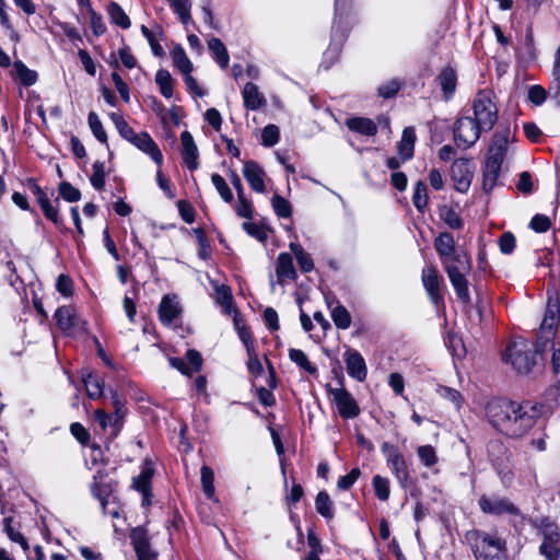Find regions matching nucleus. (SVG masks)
I'll return each instance as SVG.
<instances>
[{"label": "nucleus", "mask_w": 560, "mask_h": 560, "mask_svg": "<svg viewBox=\"0 0 560 560\" xmlns=\"http://www.w3.org/2000/svg\"><path fill=\"white\" fill-rule=\"evenodd\" d=\"M510 136L511 130L509 127L498 129L493 133L486 159L494 160L498 163L503 164V161L509 150Z\"/></svg>", "instance_id": "nucleus-17"}, {"label": "nucleus", "mask_w": 560, "mask_h": 560, "mask_svg": "<svg viewBox=\"0 0 560 560\" xmlns=\"http://www.w3.org/2000/svg\"><path fill=\"white\" fill-rule=\"evenodd\" d=\"M174 66L183 73L188 74L192 72L194 66L190 59L187 57L185 49L182 45H176L171 51Z\"/></svg>", "instance_id": "nucleus-39"}, {"label": "nucleus", "mask_w": 560, "mask_h": 560, "mask_svg": "<svg viewBox=\"0 0 560 560\" xmlns=\"http://www.w3.org/2000/svg\"><path fill=\"white\" fill-rule=\"evenodd\" d=\"M330 394L342 419H354L360 415V406L348 389L345 387L332 388Z\"/></svg>", "instance_id": "nucleus-14"}, {"label": "nucleus", "mask_w": 560, "mask_h": 560, "mask_svg": "<svg viewBox=\"0 0 560 560\" xmlns=\"http://www.w3.org/2000/svg\"><path fill=\"white\" fill-rule=\"evenodd\" d=\"M527 98L535 106H541L547 98V91L539 84L530 85Z\"/></svg>", "instance_id": "nucleus-61"}, {"label": "nucleus", "mask_w": 560, "mask_h": 560, "mask_svg": "<svg viewBox=\"0 0 560 560\" xmlns=\"http://www.w3.org/2000/svg\"><path fill=\"white\" fill-rule=\"evenodd\" d=\"M345 125L350 131L365 137H373L378 130L376 122L368 117H350L346 120Z\"/></svg>", "instance_id": "nucleus-27"}, {"label": "nucleus", "mask_w": 560, "mask_h": 560, "mask_svg": "<svg viewBox=\"0 0 560 560\" xmlns=\"http://www.w3.org/2000/svg\"><path fill=\"white\" fill-rule=\"evenodd\" d=\"M3 530L12 542L19 544L24 551L28 550V542L26 538L18 528L14 527L13 518L11 516L4 517Z\"/></svg>", "instance_id": "nucleus-42"}, {"label": "nucleus", "mask_w": 560, "mask_h": 560, "mask_svg": "<svg viewBox=\"0 0 560 560\" xmlns=\"http://www.w3.org/2000/svg\"><path fill=\"white\" fill-rule=\"evenodd\" d=\"M271 206L279 218L288 219L292 215L291 203L280 195H275L271 198Z\"/></svg>", "instance_id": "nucleus-53"}, {"label": "nucleus", "mask_w": 560, "mask_h": 560, "mask_svg": "<svg viewBox=\"0 0 560 560\" xmlns=\"http://www.w3.org/2000/svg\"><path fill=\"white\" fill-rule=\"evenodd\" d=\"M486 416L500 433L511 439H520L535 425L539 410L532 401L517 402L494 398L487 404Z\"/></svg>", "instance_id": "nucleus-1"}, {"label": "nucleus", "mask_w": 560, "mask_h": 560, "mask_svg": "<svg viewBox=\"0 0 560 560\" xmlns=\"http://www.w3.org/2000/svg\"><path fill=\"white\" fill-rule=\"evenodd\" d=\"M180 142L183 162L190 172H194L199 166V152L192 135L188 130L183 131L180 133Z\"/></svg>", "instance_id": "nucleus-20"}, {"label": "nucleus", "mask_w": 560, "mask_h": 560, "mask_svg": "<svg viewBox=\"0 0 560 560\" xmlns=\"http://www.w3.org/2000/svg\"><path fill=\"white\" fill-rule=\"evenodd\" d=\"M476 560H506V542L497 533L477 532L471 546Z\"/></svg>", "instance_id": "nucleus-8"}, {"label": "nucleus", "mask_w": 560, "mask_h": 560, "mask_svg": "<svg viewBox=\"0 0 560 560\" xmlns=\"http://www.w3.org/2000/svg\"><path fill=\"white\" fill-rule=\"evenodd\" d=\"M201 474V486L205 495L209 500H214L215 498V488H214V472L211 467L203 465L200 469Z\"/></svg>", "instance_id": "nucleus-46"}, {"label": "nucleus", "mask_w": 560, "mask_h": 560, "mask_svg": "<svg viewBox=\"0 0 560 560\" xmlns=\"http://www.w3.org/2000/svg\"><path fill=\"white\" fill-rule=\"evenodd\" d=\"M412 202L419 212H424L428 206V188L422 180H418L413 187Z\"/></svg>", "instance_id": "nucleus-49"}, {"label": "nucleus", "mask_w": 560, "mask_h": 560, "mask_svg": "<svg viewBox=\"0 0 560 560\" xmlns=\"http://www.w3.org/2000/svg\"><path fill=\"white\" fill-rule=\"evenodd\" d=\"M14 77L23 86H32L38 80V74L35 70L27 68L22 60H16L13 63Z\"/></svg>", "instance_id": "nucleus-34"}, {"label": "nucleus", "mask_w": 560, "mask_h": 560, "mask_svg": "<svg viewBox=\"0 0 560 560\" xmlns=\"http://www.w3.org/2000/svg\"><path fill=\"white\" fill-rule=\"evenodd\" d=\"M422 283L423 287L433 303L434 306L439 307L443 304L444 299L440 290L441 277L435 267H425L422 270Z\"/></svg>", "instance_id": "nucleus-18"}, {"label": "nucleus", "mask_w": 560, "mask_h": 560, "mask_svg": "<svg viewBox=\"0 0 560 560\" xmlns=\"http://www.w3.org/2000/svg\"><path fill=\"white\" fill-rule=\"evenodd\" d=\"M215 300L217 303L220 304L223 308V312L228 315L232 313L233 310V295L230 287L225 284L215 287Z\"/></svg>", "instance_id": "nucleus-47"}, {"label": "nucleus", "mask_w": 560, "mask_h": 560, "mask_svg": "<svg viewBox=\"0 0 560 560\" xmlns=\"http://www.w3.org/2000/svg\"><path fill=\"white\" fill-rule=\"evenodd\" d=\"M108 15L112 23L127 30L130 27L131 22L124 9L117 2H110L108 5Z\"/></svg>", "instance_id": "nucleus-45"}, {"label": "nucleus", "mask_w": 560, "mask_h": 560, "mask_svg": "<svg viewBox=\"0 0 560 560\" xmlns=\"http://www.w3.org/2000/svg\"><path fill=\"white\" fill-rule=\"evenodd\" d=\"M211 182L222 200L226 203H232L234 196L225 179L220 174L214 173L211 176Z\"/></svg>", "instance_id": "nucleus-51"}, {"label": "nucleus", "mask_w": 560, "mask_h": 560, "mask_svg": "<svg viewBox=\"0 0 560 560\" xmlns=\"http://www.w3.org/2000/svg\"><path fill=\"white\" fill-rule=\"evenodd\" d=\"M417 456L420 463L429 469H432L438 463L439 457L436 450L431 444L420 445L417 447Z\"/></svg>", "instance_id": "nucleus-43"}, {"label": "nucleus", "mask_w": 560, "mask_h": 560, "mask_svg": "<svg viewBox=\"0 0 560 560\" xmlns=\"http://www.w3.org/2000/svg\"><path fill=\"white\" fill-rule=\"evenodd\" d=\"M280 132L276 125H267L261 131V144L267 148L276 145L279 141Z\"/></svg>", "instance_id": "nucleus-57"}, {"label": "nucleus", "mask_w": 560, "mask_h": 560, "mask_svg": "<svg viewBox=\"0 0 560 560\" xmlns=\"http://www.w3.org/2000/svg\"><path fill=\"white\" fill-rule=\"evenodd\" d=\"M276 273L278 282L280 284H282L284 280H295L298 278V273L293 265V258L291 254L280 253L278 255Z\"/></svg>", "instance_id": "nucleus-26"}, {"label": "nucleus", "mask_w": 560, "mask_h": 560, "mask_svg": "<svg viewBox=\"0 0 560 560\" xmlns=\"http://www.w3.org/2000/svg\"><path fill=\"white\" fill-rule=\"evenodd\" d=\"M182 306L175 294H166L162 298L159 305V319L164 326H172L180 316Z\"/></svg>", "instance_id": "nucleus-19"}, {"label": "nucleus", "mask_w": 560, "mask_h": 560, "mask_svg": "<svg viewBox=\"0 0 560 560\" xmlns=\"http://www.w3.org/2000/svg\"><path fill=\"white\" fill-rule=\"evenodd\" d=\"M502 164L494 160L486 159L485 167L482 171V187L483 190L490 192L497 185L500 176Z\"/></svg>", "instance_id": "nucleus-31"}, {"label": "nucleus", "mask_w": 560, "mask_h": 560, "mask_svg": "<svg viewBox=\"0 0 560 560\" xmlns=\"http://www.w3.org/2000/svg\"><path fill=\"white\" fill-rule=\"evenodd\" d=\"M436 393L440 397L451 401L457 410L462 407L463 396L457 389L444 385H439Z\"/></svg>", "instance_id": "nucleus-56"}, {"label": "nucleus", "mask_w": 560, "mask_h": 560, "mask_svg": "<svg viewBox=\"0 0 560 560\" xmlns=\"http://www.w3.org/2000/svg\"><path fill=\"white\" fill-rule=\"evenodd\" d=\"M550 225V219L545 214H535L529 222V228L537 233L547 232Z\"/></svg>", "instance_id": "nucleus-63"}, {"label": "nucleus", "mask_w": 560, "mask_h": 560, "mask_svg": "<svg viewBox=\"0 0 560 560\" xmlns=\"http://www.w3.org/2000/svg\"><path fill=\"white\" fill-rule=\"evenodd\" d=\"M173 12L178 16L183 25L187 26L191 22V2L190 0H166Z\"/></svg>", "instance_id": "nucleus-40"}, {"label": "nucleus", "mask_w": 560, "mask_h": 560, "mask_svg": "<svg viewBox=\"0 0 560 560\" xmlns=\"http://www.w3.org/2000/svg\"><path fill=\"white\" fill-rule=\"evenodd\" d=\"M546 346L547 342L541 341L540 345L537 342L536 348L533 349L526 342H514L506 348L503 359L511 363L518 374L526 375L532 372L536 365L538 353L544 351Z\"/></svg>", "instance_id": "nucleus-6"}, {"label": "nucleus", "mask_w": 560, "mask_h": 560, "mask_svg": "<svg viewBox=\"0 0 560 560\" xmlns=\"http://www.w3.org/2000/svg\"><path fill=\"white\" fill-rule=\"evenodd\" d=\"M130 143L141 152L149 155L152 159V161L159 167H161V165L163 164V154L159 149L158 144L155 143V141L147 131L138 133Z\"/></svg>", "instance_id": "nucleus-21"}, {"label": "nucleus", "mask_w": 560, "mask_h": 560, "mask_svg": "<svg viewBox=\"0 0 560 560\" xmlns=\"http://www.w3.org/2000/svg\"><path fill=\"white\" fill-rule=\"evenodd\" d=\"M402 88V81L399 79H392L377 88V94L384 100L393 98Z\"/></svg>", "instance_id": "nucleus-52"}, {"label": "nucleus", "mask_w": 560, "mask_h": 560, "mask_svg": "<svg viewBox=\"0 0 560 560\" xmlns=\"http://www.w3.org/2000/svg\"><path fill=\"white\" fill-rule=\"evenodd\" d=\"M342 358L348 375L357 382H364L368 377V366L363 355L358 350L348 347Z\"/></svg>", "instance_id": "nucleus-16"}, {"label": "nucleus", "mask_w": 560, "mask_h": 560, "mask_svg": "<svg viewBox=\"0 0 560 560\" xmlns=\"http://www.w3.org/2000/svg\"><path fill=\"white\" fill-rule=\"evenodd\" d=\"M129 538L138 560H156V553L151 548L149 533L144 526L131 528Z\"/></svg>", "instance_id": "nucleus-15"}, {"label": "nucleus", "mask_w": 560, "mask_h": 560, "mask_svg": "<svg viewBox=\"0 0 560 560\" xmlns=\"http://www.w3.org/2000/svg\"><path fill=\"white\" fill-rule=\"evenodd\" d=\"M331 318L338 329L346 330L351 326V315L341 304L336 305L331 310Z\"/></svg>", "instance_id": "nucleus-48"}, {"label": "nucleus", "mask_w": 560, "mask_h": 560, "mask_svg": "<svg viewBox=\"0 0 560 560\" xmlns=\"http://www.w3.org/2000/svg\"><path fill=\"white\" fill-rule=\"evenodd\" d=\"M242 226L249 236L256 238L257 241L265 242L267 240V233L257 223L246 221L242 224Z\"/></svg>", "instance_id": "nucleus-64"}, {"label": "nucleus", "mask_w": 560, "mask_h": 560, "mask_svg": "<svg viewBox=\"0 0 560 560\" xmlns=\"http://www.w3.org/2000/svg\"><path fill=\"white\" fill-rule=\"evenodd\" d=\"M416 130L413 127H406L402 131L401 139L398 143V151L404 161L412 158L415 143H416Z\"/></svg>", "instance_id": "nucleus-33"}, {"label": "nucleus", "mask_w": 560, "mask_h": 560, "mask_svg": "<svg viewBox=\"0 0 560 560\" xmlns=\"http://www.w3.org/2000/svg\"><path fill=\"white\" fill-rule=\"evenodd\" d=\"M497 475L500 478V481L503 487L509 488L512 486V482L514 480V474L512 469L509 466V463H502L500 465L493 466Z\"/></svg>", "instance_id": "nucleus-60"}, {"label": "nucleus", "mask_w": 560, "mask_h": 560, "mask_svg": "<svg viewBox=\"0 0 560 560\" xmlns=\"http://www.w3.org/2000/svg\"><path fill=\"white\" fill-rule=\"evenodd\" d=\"M361 470L358 467L352 468L347 475L341 476L337 481V487L341 491L349 490L360 478Z\"/></svg>", "instance_id": "nucleus-59"}, {"label": "nucleus", "mask_w": 560, "mask_h": 560, "mask_svg": "<svg viewBox=\"0 0 560 560\" xmlns=\"http://www.w3.org/2000/svg\"><path fill=\"white\" fill-rule=\"evenodd\" d=\"M316 512L325 520H332L335 516L334 504L326 491H319L315 499Z\"/></svg>", "instance_id": "nucleus-38"}, {"label": "nucleus", "mask_w": 560, "mask_h": 560, "mask_svg": "<svg viewBox=\"0 0 560 560\" xmlns=\"http://www.w3.org/2000/svg\"><path fill=\"white\" fill-rule=\"evenodd\" d=\"M59 195L68 202H77L81 199V191L68 182L59 184Z\"/></svg>", "instance_id": "nucleus-58"}, {"label": "nucleus", "mask_w": 560, "mask_h": 560, "mask_svg": "<svg viewBox=\"0 0 560 560\" xmlns=\"http://www.w3.org/2000/svg\"><path fill=\"white\" fill-rule=\"evenodd\" d=\"M208 48L220 68L225 69L230 62V56L226 47L220 38L212 37L208 40Z\"/></svg>", "instance_id": "nucleus-35"}, {"label": "nucleus", "mask_w": 560, "mask_h": 560, "mask_svg": "<svg viewBox=\"0 0 560 560\" xmlns=\"http://www.w3.org/2000/svg\"><path fill=\"white\" fill-rule=\"evenodd\" d=\"M560 317V299L559 295L553 292H548V300L546 305V312L544 319L540 325L538 343L541 341L552 342V355H551V368L556 377L557 387L560 392V347H555L556 327Z\"/></svg>", "instance_id": "nucleus-4"}, {"label": "nucleus", "mask_w": 560, "mask_h": 560, "mask_svg": "<svg viewBox=\"0 0 560 560\" xmlns=\"http://www.w3.org/2000/svg\"><path fill=\"white\" fill-rule=\"evenodd\" d=\"M112 406L114 408V412L112 416L114 417L113 422V436H117L122 429L124 419L127 415L126 408V398L118 394L116 389L109 388Z\"/></svg>", "instance_id": "nucleus-25"}, {"label": "nucleus", "mask_w": 560, "mask_h": 560, "mask_svg": "<svg viewBox=\"0 0 560 560\" xmlns=\"http://www.w3.org/2000/svg\"><path fill=\"white\" fill-rule=\"evenodd\" d=\"M130 143L141 152L149 155L152 159V161L159 167H161V165L163 164V154L159 149L158 144L155 143V141L147 131L138 133Z\"/></svg>", "instance_id": "nucleus-22"}, {"label": "nucleus", "mask_w": 560, "mask_h": 560, "mask_svg": "<svg viewBox=\"0 0 560 560\" xmlns=\"http://www.w3.org/2000/svg\"><path fill=\"white\" fill-rule=\"evenodd\" d=\"M246 352H247V357H248L247 369H248L249 373L255 377L260 376L264 373V366H262L260 360L258 359V355H257L255 349H253L252 351H246Z\"/></svg>", "instance_id": "nucleus-62"}, {"label": "nucleus", "mask_w": 560, "mask_h": 560, "mask_svg": "<svg viewBox=\"0 0 560 560\" xmlns=\"http://www.w3.org/2000/svg\"><path fill=\"white\" fill-rule=\"evenodd\" d=\"M155 83L159 86L160 93L165 98L173 97L174 92V79L172 78L171 73L166 69H160L155 73Z\"/></svg>", "instance_id": "nucleus-37"}, {"label": "nucleus", "mask_w": 560, "mask_h": 560, "mask_svg": "<svg viewBox=\"0 0 560 560\" xmlns=\"http://www.w3.org/2000/svg\"><path fill=\"white\" fill-rule=\"evenodd\" d=\"M289 359L310 375L317 373V368L310 362L307 355L301 349L291 348L289 350Z\"/></svg>", "instance_id": "nucleus-41"}, {"label": "nucleus", "mask_w": 560, "mask_h": 560, "mask_svg": "<svg viewBox=\"0 0 560 560\" xmlns=\"http://www.w3.org/2000/svg\"><path fill=\"white\" fill-rule=\"evenodd\" d=\"M55 319L58 327L67 334H70L79 323V317L70 306H61L55 312Z\"/></svg>", "instance_id": "nucleus-30"}, {"label": "nucleus", "mask_w": 560, "mask_h": 560, "mask_svg": "<svg viewBox=\"0 0 560 560\" xmlns=\"http://www.w3.org/2000/svg\"><path fill=\"white\" fill-rule=\"evenodd\" d=\"M89 127L93 133V136L101 142L106 145L107 144V135L103 127V124L95 112H90L88 116Z\"/></svg>", "instance_id": "nucleus-50"}, {"label": "nucleus", "mask_w": 560, "mask_h": 560, "mask_svg": "<svg viewBox=\"0 0 560 560\" xmlns=\"http://www.w3.org/2000/svg\"><path fill=\"white\" fill-rule=\"evenodd\" d=\"M474 177V164L469 159L462 158L453 162L451 168V178L454 183V188L458 192H467L471 179Z\"/></svg>", "instance_id": "nucleus-13"}, {"label": "nucleus", "mask_w": 560, "mask_h": 560, "mask_svg": "<svg viewBox=\"0 0 560 560\" xmlns=\"http://www.w3.org/2000/svg\"><path fill=\"white\" fill-rule=\"evenodd\" d=\"M381 452L385 457L387 467L396 479L398 486L402 490H407L411 485V471L406 457L400 452L398 446L389 442H383Z\"/></svg>", "instance_id": "nucleus-9"}, {"label": "nucleus", "mask_w": 560, "mask_h": 560, "mask_svg": "<svg viewBox=\"0 0 560 560\" xmlns=\"http://www.w3.org/2000/svg\"><path fill=\"white\" fill-rule=\"evenodd\" d=\"M478 506L483 514L492 516H520L521 510L511 500L497 493L482 494L478 499Z\"/></svg>", "instance_id": "nucleus-11"}, {"label": "nucleus", "mask_w": 560, "mask_h": 560, "mask_svg": "<svg viewBox=\"0 0 560 560\" xmlns=\"http://www.w3.org/2000/svg\"><path fill=\"white\" fill-rule=\"evenodd\" d=\"M485 132L490 131L499 117L495 95L491 90H481L472 101L471 116Z\"/></svg>", "instance_id": "nucleus-7"}, {"label": "nucleus", "mask_w": 560, "mask_h": 560, "mask_svg": "<svg viewBox=\"0 0 560 560\" xmlns=\"http://www.w3.org/2000/svg\"><path fill=\"white\" fill-rule=\"evenodd\" d=\"M352 2L353 0H335L331 39L320 63V67L325 70H328L338 60L343 43L348 37L350 23L353 20Z\"/></svg>", "instance_id": "nucleus-3"}, {"label": "nucleus", "mask_w": 560, "mask_h": 560, "mask_svg": "<svg viewBox=\"0 0 560 560\" xmlns=\"http://www.w3.org/2000/svg\"><path fill=\"white\" fill-rule=\"evenodd\" d=\"M154 472V463L147 457L142 462L140 474L132 479V487L142 495V506H149L152 503V478Z\"/></svg>", "instance_id": "nucleus-12"}, {"label": "nucleus", "mask_w": 560, "mask_h": 560, "mask_svg": "<svg viewBox=\"0 0 560 560\" xmlns=\"http://www.w3.org/2000/svg\"><path fill=\"white\" fill-rule=\"evenodd\" d=\"M244 106L247 110H258L266 104V98L259 92L258 86L253 82H247L242 91Z\"/></svg>", "instance_id": "nucleus-28"}, {"label": "nucleus", "mask_w": 560, "mask_h": 560, "mask_svg": "<svg viewBox=\"0 0 560 560\" xmlns=\"http://www.w3.org/2000/svg\"><path fill=\"white\" fill-rule=\"evenodd\" d=\"M243 175L250 186V188L259 194L266 191L265 186V171L262 167L255 161H246L243 165Z\"/></svg>", "instance_id": "nucleus-24"}, {"label": "nucleus", "mask_w": 560, "mask_h": 560, "mask_svg": "<svg viewBox=\"0 0 560 560\" xmlns=\"http://www.w3.org/2000/svg\"><path fill=\"white\" fill-rule=\"evenodd\" d=\"M82 382L90 399H98L104 393V381L93 371L82 372Z\"/></svg>", "instance_id": "nucleus-29"}, {"label": "nucleus", "mask_w": 560, "mask_h": 560, "mask_svg": "<svg viewBox=\"0 0 560 560\" xmlns=\"http://www.w3.org/2000/svg\"><path fill=\"white\" fill-rule=\"evenodd\" d=\"M435 82L440 86L443 100L448 102L454 97L457 88V72L452 66L442 68L435 78Z\"/></svg>", "instance_id": "nucleus-23"}, {"label": "nucleus", "mask_w": 560, "mask_h": 560, "mask_svg": "<svg viewBox=\"0 0 560 560\" xmlns=\"http://www.w3.org/2000/svg\"><path fill=\"white\" fill-rule=\"evenodd\" d=\"M487 453L492 466L510 462L511 454L500 440H491L487 445Z\"/></svg>", "instance_id": "nucleus-32"}, {"label": "nucleus", "mask_w": 560, "mask_h": 560, "mask_svg": "<svg viewBox=\"0 0 560 560\" xmlns=\"http://www.w3.org/2000/svg\"><path fill=\"white\" fill-rule=\"evenodd\" d=\"M141 33L144 38L148 40L151 51L155 57H164L165 51L162 45L159 43L158 36H163V30L158 26L156 32L150 30L145 25H141Z\"/></svg>", "instance_id": "nucleus-36"}, {"label": "nucleus", "mask_w": 560, "mask_h": 560, "mask_svg": "<svg viewBox=\"0 0 560 560\" xmlns=\"http://www.w3.org/2000/svg\"><path fill=\"white\" fill-rule=\"evenodd\" d=\"M441 220L453 230H459L463 228V220L459 214L450 207H444L441 209L440 213Z\"/></svg>", "instance_id": "nucleus-54"}, {"label": "nucleus", "mask_w": 560, "mask_h": 560, "mask_svg": "<svg viewBox=\"0 0 560 560\" xmlns=\"http://www.w3.org/2000/svg\"><path fill=\"white\" fill-rule=\"evenodd\" d=\"M434 246L457 299L465 304L469 303L470 293L466 276L469 273L471 265L467 254L456 250L455 240L447 232L440 233L435 238Z\"/></svg>", "instance_id": "nucleus-2"}, {"label": "nucleus", "mask_w": 560, "mask_h": 560, "mask_svg": "<svg viewBox=\"0 0 560 560\" xmlns=\"http://www.w3.org/2000/svg\"><path fill=\"white\" fill-rule=\"evenodd\" d=\"M372 487H373L375 497L380 501L386 502L389 499L390 481L387 477H383L381 475H374L372 478Z\"/></svg>", "instance_id": "nucleus-44"}, {"label": "nucleus", "mask_w": 560, "mask_h": 560, "mask_svg": "<svg viewBox=\"0 0 560 560\" xmlns=\"http://www.w3.org/2000/svg\"><path fill=\"white\" fill-rule=\"evenodd\" d=\"M453 132L456 145L466 150L471 148L485 131L471 116H462L456 119Z\"/></svg>", "instance_id": "nucleus-10"}, {"label": "nucleus", "mask_w": 560, "mask_h": 560, "mask_svg": "<svg viewBox=\"0 0 560 560\" xmlns=\"http://www.w3.org/2000/svg\"><path fill=\"white\" fill-rule=\"evenodd\" d=\"M105 178H106L105 163L102 161H95L93 163V174L90 177L91 185L96 190H102L105 186Z\"/></svg>", "instance_id": "nucleus-55"}, {"label": "nucleus", "mask_w": 560, "mask_h": 560, "mask_svg": "<svg viewBox=\"0 0 560 560\" xmlns=\"http://www.w3.org/2000/svg\"><path fill=\"white\" fill-rule=\"evenodd\" d=\"M532 527L537 529L541 537L539 555L545 560H560V527L549 516L532 518Z\"/></svg>", "instance_id": "nucleus-5"}]
</instances>
